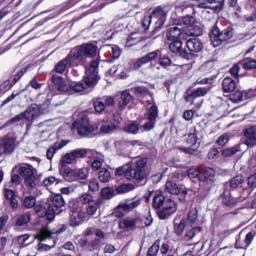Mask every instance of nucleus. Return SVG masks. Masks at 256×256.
<instances>
[{
  "label": "nucleus",
  "mask_w": 256,
  "mask_h": 256,
  "mask_svg": "<svg viewBox=\"0 0 256 256\" xmlns=\"http://www.w3.org/2000/svg\"><path fill=\"white\" fill-rule=\"evenodd\" d=\"M99 63V58L92 60L90 64L86 67V74L84 76L85 84H83L82 82H78L75 85L70 86V89H72V91H75V93H81V91H85L87 87H95L100 79Z\"/></svg>",
  "instance_id": "nucleus-1"
},
{
  "label": "nucleus",
  "mask_w": 256,
  "mask_h": 256,
  "mask_svg": "<svg viewBox=\"0 0 256 256\" xmlns=\"http://www.w3.org/2000/svg\"><path fill=\"white\" fill-rule=\"evenodd\" d=\"M85 157L89 159H103V154L89 148H77L62 156V165H71L77 159H85Z\"/></svg>",
  "instance_id": "nucleus-2"
},
{
  "label": "nucleus",
  "mask_w": 256,
  "mask_h": 256,
  "mask_svg": "<svg viewBox=\"0 0 256 256\" xmlns=\"http://www.w3.org/2000/svg\"><path fill=\"white\" fill-rule=\"evenodd\" d=\"M165 19H167L165 15V10L161 8V6L156 7L151 15H145L142 20V27L144 31H147L151 26V22H154V33H157L161 30L163 25L165 24Z\"/></svg>",
  "instance_id": "nucleus-3"
},
{
  "label": "nucleus",
  "mask_w": 256,
  "mask_h": 256,
  "mask_svg": "<svg viewBox=\"0 0 256 256\" xmlns=\"http://www.w3.org/2000/svg\"><path fill=\"white\" fill-rule=\"evenodd\" d=\"M97 55V46L93 44H82L80 47H75L70 51V57L80 63H84L87 59H93Z\"/></svg>",
  "instance_id": "nucleus-4"
},
{
  "label": "nucleus",
  "mask_w": 256,
  "mask_h": 256,
  "mask_svg": "<svg viewBox=\"0 0 256 256\" xmlns=\"http://www.w3.org/2000/svg\"><path fill=\"white\" fill-rule=\"evenodd\" d=\"M211 44L213 47H219L224 41H229L233 37V28L228 27L224 30H220L215 24L209 34Z\"/></svg>",
  "instance_id": "nucleus-5"
},
{
  "label": "nucleus",
  "mask_w": 256,
  "mask_h": 256,
  "mask_svg": "<svg viewBox=\"0 0 256 256\" xmlns=\"http://www.w3.org/2000/svg\"><path fill=\"white\" fill-rule=\"evenodd\" d=\"M116 177H121L124 175V177L128 181H137V183H141V181H145L147 178V173L145 170H135L133 167L128 166L127 168L125 167H119L115 171Z\"/></svg>",
  "instance_id": "nucleus-6"
},
{
  "label": "nucleus",
  "mask_w": 256,
  "mask_h": 256,
  "mask_svg": "<svg viewBox=\"0 0 256 256\" xmlns=\"http://www.w3.org/2000/svg\"><path fill=\"white\" fill-rule=\"evenodd\" d=\"M141 203H143V198L134 197L124 199L120 201L115 208L114 213L116 214V217H123V211L124 213H131V211H135V209L141 207Z\"/></svg>",
  "instance_id": "nucleus-7"
},
{
  "label": "nucleus",
  "mask_w": 256,
  "mask_h": 256,
  "mask_svg": "<svg viewBox=\"0 0 256 256\" xmlns=\"http://www.w3.org/2000/svg\"><path fill=\"white\" fill-rule=\"evenodd\" d=\"M20 177L24 179V185L30 189L37 187V177L35 176V168L29 164H22L18 168Z\"/></svg>",
  "instance_id": "nucleus-8"
},
{
  "label": "nucleus",
  "mask_w": 256,
  "mask_h": 256,
  "mask_svg": "<svg viewBox=\"0 0 256 256\" xmlns=\"http://www.w3.org/2000/svg\"><path fill=\"white\" fill-rule=\"evenodd\" d=\"M97 129V126L89 124V119L87 118L77 119L72 124V130L77 131L80 137H90V135H93Z\"/></svg>",
  "instance_id": "nucleus-9"
},
{
  "label": "nucleus",
  "mask_w": 256,
  "mask_h": 256,
  "mask_svg": "<svg viewBox=\"0 0 256 256\" xmlns=\"http://www.w3.org/2000/svg\"><path fill=\"white\" fill-rule=\"evenodd\" d=\"M69 209L71 211L70 215V225L71 227H79L87 219V213L83 209L75 206V202H70Z\"/></svg>",
  "instance_id": "nucleus-10"
},
{
  "label": "nucleus",
  "mask_w": 256,
  "mask_h": 256,
  "mask_svg": "<svg viewBox=\"0 0 256 256\" xmlns=\"http://www.w3.org/2000/svg\"><path fill=\"white\" fill-rule=\"evenodd\" d=\"M34 211L38 217H46L48 221H53L55 215H60L61 211L57 212L55 208L49 203L36 204L34 206Z\"/></svg>",
  "instance_id": "nucleus-11"
},
{
  "label": "nucleus",
  "mask_w": 256,
  "mask_h": 256,
  "mask_svg": "<svg viewBox=\"0 0 256 256\" xmlns=\"http://www.w3.org/2000/svg\"><path fill=\"white\" fill-rule=\"evenodd\" d=\"M197 3L196 7L198 9H210L214 13H221L223 11V6L225 5V0H193Z\"/></svg>",
  "instance_id": "nucleus-12"
},
{
  "label": "nucleus",
  "mask_w": 256,
  "mask_h": 256,
  "mask_svg": "<svg viewBox=\"0 0 256 256\" xmlns=\"http://www.w3.org/2000/svg\"><path fill=\"white\" fill-rule=\"evenodd\" d=\"M177 201L173 198H166L162 208L158 211L160 219H169L171 215L177 213Z\"/></svg>",
  "instance_id": "nucleus-13"
},
{
  "label": "nucleus",
  "mask_w": 256,
  "mask_h": 256,
  "mask_svg": "<svg viewBox=\"0 0 256 256\" xmlns=\"http://www.w3.org/2000/svg\"><path fill=\"white\" fill-rule=\"evenodd\" d=\"M119 227L125 231H135V229L143 227V220L139 216L126 217L119 221Z\"/></svg>",
  "instance_id": "nucleus-14"
},
{
  "label": "nucleus",
  "mask_w": 256,
  "mask_h": 256,
  "mask_svg": "<svg viewBox=\"0 0 256 256\" xmlns=\"http://www.w3.org/2000/svg\"><path fill=\"white\" fill-rule=\"evenodd\" d=\"M17 147V139L13 136H5L0 140V155H11Z\"/></svg>",
  "instance_id": "nucleus-15"
},
{
  "label": "nucleus",
  "mask_w": 256,
  "mask_h": 256,
  "mask_svg": "<svg viewBox=\"0 0 256 256\" xmlns=\"http://www.w3.org/2000/svg\"><path fill=\"white\" fill-rule=\"evenodd\" d=\"M65 231H67V226L65 225H60L58 227L57 230H55L54 232H51V230L47 227L41 228L38 233L36 234V239H38V241H47V239H51L52 235H59L61 233H65Z\"/></svg>",
  "instance_id": "nucleus-16"
},
{
  "label": "nucleus",
  "mask_w": 256,
  "mask_h": 256,
  "mask_svg": "<svg viewBox=\"0 0 256 256\" xmlns=\"http://www.w3.org/2000/svg\"><path fill=\"white\" fill-rule=\"evenodd\" d=\"M154 59H157L158 65L163 69H169L173 65V60L167 55V50L161 49L153 51Z\"/></svg>",
  "instance_id": "nucleus-17"
},
{
  "label": "nucleus",
  "mask_w": 256,
  "mask_h": 256,
  "mask_svg": "<svg viewBox=\"0 0 256 256\" xmlns=\"http://www.w3.org/2000/svg\"><path fill=\"white\" fill-rule=\"evenodd\" d=\"M251 195V191L249 189H244L241 196L238 199H233L231 196L224 195L222 198V203L225 205V207H235L237 203H241L242 201H245Z\"/></svg>",
  "instance_id": "nucleus-18"
},
{
  "label": "nucleus",
  "mask_w": 256,
  "mask_h": 256,
  "mask_svg": "<svg viewBox=\"0 0 256 256\" xmlns=\"http://www.w3.org/2000/svg\"><path fill=\"white\" fill-rule=\"evenodd\" d=\"M73 65H77V62L73 59V57H71V53H69V55L66 58L59 61L55 65L54 71H56V73L63 74L65 73L68 67H73Z\"/></svg>",
  "instance_id": "nucleus-19"
},
{
  "label": "nucleus",
  "mask_w": 256,
  "mask_h": 256,
  "mask_svg": "<svg viewBox=\"0 0 256 256\" xmlns=\"http://www.w3.org/2000/svg\"><path fill=\"white\" fill-rule=\"evenodd\" d=\"M244 145L255 147L256 145V126H250L243 130Z\"/></svg>",
  "instance_id": "nucleus-20"
},
{
  "label": "nucleus",
  "mask_w": 256,
  "mask_h": 256,
  "mask_svg": "<svg viewBox=\"0 0 256 256\" xmlns=\"http://www.w3.org/2000/svg\"><path fill=\"white\" fill-rule=\"evenodd\" d=\"M168 41H181V39H187L185 32H182L181 28L177 26L170 27L166 32Z\"/></svg>",
  "instance_id": "nucleus-21"
},
{
  "label": "nucleus",
  "mask_w": 256,
  "mask_h": 256,
  "mask_svg": "<svg viewBox=\"0 0 256 256\" xmlns=\"http://www.w3.org/2000/svg\"><path fill=\"white\" fill-rule=\"evenodd\" d=\"M51 81L54 85H56V89L57 91H59V93H67V91L71 89V85L65 83L63 77L59 75L53 74L51 77Z\"/></svg>",
  "instance_id": "nucleus-22"
},
{
  "label": "nucleus",
  "mask_w": 256,
  "mask_h": 256,
  "mask_svg": "<svg viewBox=\"0 0 256 256\" xmlns=\"http://www.w3.org/2000/svg\"><path fill=\"white\" fill-rule=\"evenodd\" d=\"M165 190L167 193H170V195H187V189L183 186L177 185V183L173 181H167L165 184Z\"/></svg>",
  "instance_id": "nucleus-23"
},
{
  "label": "nucleus",
  "mask_w": 256,
  "mask_h": 256,
  "mask_svg": "<svg viewBox=\"0 0 256 256\" xmlns=\"http://www.w3.org/2000/svg\"><path fill=\"white\" fill-rule=\"evenodd\" d=\"M211 91V87H200L191 92L188 96H186L187 103H191L193 105V101L199 97H205Z\"/></svg>",
  "instance_id": "nucleus-24"
},
{
  "label": "nucleus",
  "mask_w": 256,
  "mask_h": 256,
  "mask_svg": "<svg viewBox=\"0 0 256 256\" xmlns=\"http://www.w3.org/2000/svg\"><path fill=\"white\" fill-rule=\"evenodd\" d=\"M59 173L66 181H77L76 171L63 165L62 160L60 161Z\"/></svg>",
  "instance_id": "nucleus-25"
},
{
  "label": "nucleus",
  "mask_w": 256,
  "mask_h": 256,
  "mask_svg": "<svg viewBox=\"0 0 256 256\" xmlns=\"http://www.w3.org/2000/svg\"><path fill=\"white\" fill-rule=\"evenodd\" d=\"M186 41V47L190 53H200V51H203V43L200 42L197 38H187L184 39Z\"/></svg>",
  "instance_id": "nucleus-26"
},
{
  "label": "nucleus",
  "mask_w": 256,
  "mask_h": 256,
  "mask_svg": "<svg viewBox=\"0 0 256 256\" xmlns=\"http://www.w3.org/2000/svg\"><path fill=\"white\" fill-rule=\"evenodd\" d=\"M169 49L172 53H177L180 57L189 59L187 51L183 50V42L181 40H172V43L169 45Z\"/></svg>",
  "instance_id": "nucleus-27"
},
{
  "label": "nucleus",
  "mask_w": 256,
  "mask_h": 256,
  "mask_svg": "<svg viewBox=\"0 0 256 256\" xmlns=\"http://www.w3.org/2000/svg\"><path fill=\"white\" fill-rule=\"evenodd\" d=\"M184 35L186 39L189 37H200V35H203V28L197 22H194L192 26L185 29Z\"/></svg>",
  "instance_id": "nucleus-28"
},
{
  "label": "nucleus",
  "mask_w": 256,
  "mask_h": 256,
  "mask_svg": "<svg viewBox=\"0 0 256 256\" xmlns=\"http://www.w3.org/2000/svg\"><path fill=\"white\" fill-rule=\"evenodd\" d=\"M185 223L186 227H198V225H201V221H199L198 211L196 208H193L189 211Z\"/></svg>",
  "instance_id": "nucleus-29"
},
{
  "label": "nucleus",
  "mask_w": 256,
  "mask_h": 256,
  "mask_svg": "<svg viewBox=\"0 0 256 256\" xmlns=\"http://www.w3.org/2000/svg\"><path fill=\"white\" fill-rule=\"evenodd\" d=\"M201 233L200 226H186V232L182 237L183 241H193Z\"/></svg>",
  "instance_id": "nucleus-30"
},
{
  "label": "nucleus",
  "mask_w": 256,
  "mask_h": 256,
  "mask_svg": "<svg viewBox=\"0 0 256 256\" xmlns=\"http://www.w3.org/2000/svg\"><path fill=\"white\" fill-rule=\"evenodd\" d=\"M22 114L26 121H35L39 117V107L36 104H32Z\"/></svg>",
  "instance_id": "nucleus-31"
},
{
  "label": "nucleus",
  "mask_w": 256,
  "mask_h": 256,
  "mask_svg": "<svg viewBox=\"0 0 256 256\" xmlns=\"http://www.w3.org/2000/svg\"><path fill=\"white\" fill-rule=\"evenodd\" d=\"M254 239L255 235H253V232H249L244 239V243L241 244V235H238L236 237V249H249V245L253 243Z\"/></svg>",
  "instance_id": "nucleus-32"
},
{
  "label": "nucleus",
  "mask_w": 256,
  "mask_h": 256,
  "mask_svg": "<svg viewBox=\"0 0 256 256\" xmlns=\"http://www.w3.org/2000/svg\"><path fill=\"white\" fill-rule=\"evenodd\" d=\"M50 205L53 207L56 213H59V211L63 213V207H65V199H63L61 194H57L51 198Z\"/></svg>",
  "instance_id": "nucleus-33"
},
{
  "label": "nucleus",
  "mask_w": 256,
  "mask_h": 256,
  "mask_svg": "<svg viewBox=\"0 0 256 256\" xmlns=\"http://www.w3.org/2000/svg\"><path fill=\"white\" fill-rule=\"evenodd\" d=\"M68 144L69 141L62 140L60 143H55L54 145L50 146L46 152L47 159H53L55 153H57V151H60V149H63V147H66V145Z\"/></svg>",
  "instance_id": "nucleus-34"
},
{
  "label": "nucleus",
  "mask_w": 256,
  "mask_h": 256,
  "mask_svg": "<svg viewBox=\"0 0 256 256\" xmlns=\"http://www.w3.org/2000/svg\"><path fill=\"white\" fill-rule=\"evenodd\" d=\"M237 87V82L231 77H225L222 81V89L224 93H233Z\"/></svg>",
  "instance_id": "nucleus-35"
},
{
  "label": "nucleus",
  "mask_w": 256,
  "mask_h": 256,
  "mask_svg": "<svg viewBox=\"0 0 256 256\" xmlns=\"http://www.w3.org/2000/svg\"><path fill=\"white\" fill-rule=\"evenodd\" d=\"M4 197L10 201V207H12V209H17L19 207V201L15 199V191L5 188Z\"/></svg>",
  "instance_id": "nucleus-36"
},
{
  "label": "nucleus",
  "mask_w": 256,
  "mask_h": 256,
  "mask_svg": "<svg viewBox=\"0 0 256 256\" xmlns=\"http://www.w3.org/2000/svg\"><path fill=\"white\" fill-rule=\"evenodd\" d=\"M155 60V54L153 52H150L146 54L144 57L139 58L135 63H134V69H141L143 65H147V63H150V61Z\"/></svg>",
  "instance_id": "nucleus-37"
},
{
  "label": "nucleus",
  "mask_w": 256,
  "mask_h": 256,
  "mask_svg": "<svg viewBox=\"0 0 256 256\" xmlns=\"http://www.w3.org/2000/svg\"><path fill=\"white\" fill-rule=\"evenodd\" d=\"M145 118L147 121H155L157 123V119H159V107L157 104H153L146 112Z\"/></svg>",
  "instance_id": "nucleus-38"
},
{
  "label": "nucleus",
  "mask_w": 256,
  "mask_h": 256,
  "mask_svg": "<svg viewBox=\"0 0 256 256\" xmlns=\"http://www.w3.org/2000/svg\"><path fill=\"white\" fill-rule=\"evenodd\" d=\"M132 100H133V96H131V94H129V91H123L121 93V97H120V101H119L120 111H123V109H125V107H127V105H129Z\"/></svg>",
  "instance_id": "nucleus-39"
},
{
  "label": "nucleus",
  "mask_w": 256,
  "mask_h": 256,
  "mask_svg": "<svg viewBox=\"0 0 256 256\" xmlns=\"http://www.w3.org/2000/svg\"><path fill=\"white\" fill-rule=\"evenodd\" d=\"M103 202L101 200H96L95 202H92V204H88L86 207V214L89 215V217H93V215H97V211L101 209V204Z\"/></svg>",
  "instance_id": "nucleus-40"
},
{
  "label": "nucleus",
  "mask_w": 256,
  "mask_h": 256,
  "mask_svg": "<svg viewBox=\"0 0 256 256\" xmlns=\"http://www.w3.org/2000/svg\"><path fill=\"white\" fill-rule=\"evenodd\" d=\"M118 127L117 125L111 123V124H102L100 127V134L101 135H113L115 131H117Z\"/></svg>",
  "instance_id": "nucleus-41"
},
{
  "label": "nucleus",
  "mask_w": 256,
  "mask_h": 256,
  "mask_svg": "<svg viewBox=\"0 0 256 256\" xmlns=\"http://www.w3.org/2000/svg\"><path fill=\"white\" fill-rule=\"evenodd\" d=\"M79 201L82 205H91L92 203L96 202L95 196L90 192H84L80 195Z\"/></svg>",
  "instance_id": "nucleus-42"
},
{
  "label": "nucleus",
  "mask_w": 256,
  "mask_h": 256,
  "mask_svg": "<svg viewBox=\"0 0 256 256\" xmlns=\"http://www.w3.org/2000/svg\"><path fill=\"white\" fill-rule=\"evenodd\" d=\"M215 177V170L213 168H206L201 171L200 174V181L205 182V181H211Z\"/></svg>",
  "instance_id": "nucleus-43"
},
{
  "label": "nucleus",
  "mask_w": 256,
  "mask_h": 256,
  "mask_svg": "<svg viewBox=\"0 0 256 256\" xmlns=\"http://www.w3.org/2000/svg\"><path fill=\"white\" fill-rule=\"evenodd\" d=\"M135 145H137V141H129L125 139H118L114 142V147H116V149H125L126 147H133Z\"/></svg>",
  "instance_id": "nucleus-44"
},
{
  "label": "nucleus",
  "mask_w": 256,
  "mask_h": 256,
  "mask_svg": "<svg viewBox=\"0 0 256 256\" xmlns=\"http://www.w3.org/2000/svg\"><path fill=\"white\" fill-rule=\"evenodd\" d=\"M124 132L130 135H137V133H141V127L137 122H131L124 127Z\"/></svg>",
  "instance_id": "nucleus-45"
},
{
  "label": "nucleus",
  "mask_w": 256,
  "mask_h": 256,
  "mask_svg": "<svg viewBox=\"0 0 256 256\" xmlns=\"http://www.w3.org/2000/svg\"><path fill=\"white\" fill-rule=\"evenodd\" d=\"M245 99H249L248 94L239 90L230 95V100L233 101V103H239V101H245Z\"/></svg>",
  "instance_id": "nucleus-46"
},
{
  "label": "nucleus",
  "mask_w": 256,
  "mask_h": 256,
  "mask_svg": "<svg viewBox=\"0 0 256 256\" xmlns=\"http://www.w3.org/2000/svg\"><path fill=\"white\" fill-rule=\"evenodd\" d=\"M98 179L101 183H109L111 181V172L107 168H101L98 172Z\"/></svg>",
  "instance_id": "nucleus-47"
},
{
  "label": "nucleus",
  "mask_w": 256,
  "mask_h": 256,
  "mask_svg": "<svg viewBox=\"0 0 256 256\" xmlns=\"http://www.w3.org/2000/svg\"><path fill=\"white\" fill-rule=\"evenodd\" d=\"M167 198L163 196V194H158L153 197V204L152 207L154 209H163V205H165V201Z\"/></svg>",
  "instance_id": "nucleus-48"
},
{
  "label": "nucleus",
  "mask_w": 256,
  "mask_h": 256,
  "mask_svg": "<svg viewBox=\"0 0 256 256\" xmlns=\"http://www.w3.org/2000/svg\"><path fill=\"white\" fill-rule=\"evenodd\" d=\"M37 205V198L35 196H26L23 199V206L25 209H33Z\"/></svg>",
  "instance_id": "nucleus-49"
},
{
  "label": "nucleus",
  "mask_w": 256,
  "mask_h": 256,
  "mask_svg": "<svg viewBox=\"0 0 256 256\" xmlns=\"http://www.w3.org/2000/svg\"><path fill=\"white\" fill-rule=\"evenodd\" d=\"M161 241L157 240L154 244L148 249L147 256H159V251H161Z\"/></svg>",
  "instance_id": "nucleus-50"
},
{
  "label": "nucleus",
  "mask_w": 256,
  "mask_h": 256,
  "mask_svg": "<svg viewBox=\"0 0 256 256\" xmlns=\"http://www.w3.org/2000/svg\"><path fill=\"white\" fill-rule=\"evenodd\" d=\"M31 221V214L29 212L20 215L16 220V225L18 227H23V225H27Z\"/></svg>",
  "instance_id": "nucleus-51"
},
{
  "label": "nucleus",
  "mask_w": 256,
  "mask_h": 256,
  "mask_svg": "<svg viewBox=\"0 0 256 256\" xmlns=\"http://www.w3.org/2000/svg\"><path fill=\"white\" fill-rule=\"evenodd\" d=\"M155 125H157V122L154 120H147L142 126H140V133L153 131V129H155Z\"/></svg>",
  "instance_id": "nucleus-52"
},
{
  "label": "nucleus",
  "mask_w": 256,
  "mask_h": 256,
  "mask_svg": "<svg viewBox=\"0 0 256 256\" xmlns=\"http://www.w3.org/2000/svg\"><path fill=\"white\" fill-rule=\"evenodd\" d=\"M100 195L102 199H113L115 195V189L111 187H105L101 190Z\"/></svg>",
  "instance_id": "nucleus-53"
},
{
  "label": "nucleus",
  "mask_w": 256,
  "mask_h": 256,
  "mask_svg": "<svg viewBox=\"0 0 256 256\" xmlns=\"http://www.w3.org/2000/svg\"><path fill=\"white\" fill-rule=\"evenodd\" d=\"M187 229V223L185 220H181L179 224L174 225V233L178 235V237H181L183 235V232Z\"/></svg>",
  "instance_id": "nucleus-54"
},
{
  "label": "nucleus",
  "mask_w": 256,
  "mask_h": 256,
  "mask_svg": "<svg viewBox=\"0 0 256 256\" xmlns=\"http://www.w3.org/2000/svg\"><path fill=\"white\" fill-rule=\"evenodd\" d=\"M135 189V185L133 184H122L116 188V192L121 195L123 193H129V191H133Z\"/></svg>",
  "instance_id": "nucleus-55"
},
{
  "label": "nucleus",
  "mask_w": 256,
  "mask_h": 256,
  "mask_svg": "<svg viewBox=\"0 0 256 256\" xmlns=\"http://www.w3.org/2000/svg\"><path fill=\"white\" fill-rule=\"evenodd\" d=\"M187 144L188 145H196L197 144V129L195 127H192L191 132L188 134Z\"/></svg>",
  "instance_id": "nucleus-56"
},
{
  "label": "nucleus",
  "mask_w": 256,
  "mask_h": 256,
  "mask_svg": "<svg viewBox=\"0 0 256 256\" xmlns=\"http://www.w3.org/2000/svg\"><path fill=\"white\" fill-rule=\"evenodd\" d=\"M189 179H194V181H201V171L197 168H190L188 170Z\"/></svg>",
  "instance_id": "nucleus-57"
},
{
  "label": "nucleus",
  "mask_w": 256,
  "mask_h": 256,
  "mask_svg": "<svg viewBox=\"0 0 256 256\" xmlns=\"http://www.w3.org/2000/svg\"><path fill=\"white\" fill-rule=\"evenodd\" d=\"M240 147L234 146L232 148H227L222 151V157H233L236 153H239Z\"/></svg>",
  "instance_id": "nucleus-58"
},
{
  "label": "nucleus",
  "mask_w": 256,
  "mask_h": 256,
  "mask_svg": "<svg viewBox=\"0 0 256 256\" xmlns=\"http://www.w3.org/2000/svg\"><path fill=\"white\" fill-rule=\"evenodd\" d=\"M103 154H102V158H93L94 161L91 164L92 170L93 171H101V169H103Z\"/></svg>",
  "instance_id": "nucleus-59"
},
{
  "label": "nucleus",
  "mask_w": 256,
  "mask_h": 256,
  "mask_svg": "<svg viewBox=\"0 0 256 256\" xmlns=\"http://www.w3.org/2000/svg\"><path fill=\"white\" fill-rule=\"evenodd\" d=\"M240 185H243V176L242 175H238L236 177H233L230 180V187L232 189H237V187H239Z\"/></svg>",
  "instance_id": "nucleus-60"
},
{
  "label": "nucleus",
  "mask_w": 256,
  "mask_h": 256,
  "mask_svg": "<svg viewBox=\"0 0 256 256\" xmlns=\"http://www.w3.org/2000/svg\"><path fill=\"white\" fill-rule=\"evenodd\" d=\"M99 188V180H97L96 178H93L88 182V189L92 193H97V191H99Z\"/></svg>",
  "instance_id": "nucleus-61"
},
{
  "label": "nucleus",
  "mask_w": 256,
  "mask_h": 256,
  "mask_svg": "<svg viewBox=\"0 0 256 256\" xmlns=\"http://www.w3.org/2000/svg\"><path fill=\"white\" fill-rule=\"evenodd\" d=\"M87 177H89V168L88 167L81 168L76 171V181H77V179H81V180L87 179Z\"/></svg>",
  "instance_id": "nucleus-62"
},
{
  "label": "nucleus",
  "mask_w": 256,
  "mask_h": 256,
  "mask_svg": "<svg viewBox=\"0 0 256 256\" xmlns=\"http://www.w3.org/2000/svg\"><path fill=\"white\" fill-rule=\"evenodd\" d=\"M248 191L256 189V173L250 174L247 178Z\"/></svg>",
  "instance_id": "nucleus-63"
},
{
  "label": "nucleus",
  "mask_w": 256,
  "mask_h": 256,
  "mask_svg": "<svg viewBox=\"0 0 256 256\" xmlns=\"http://www.w3.org/2000/svg\"><path fill=\"white\" fill-rule=\"evenodd\" d=\"M182 23L183 25H185L186 29H189V27H191L195 22V17L193 16H184L182 17Z\"/></svg>",
  "instance_id": "nucleus-64"
}]
</instances>
